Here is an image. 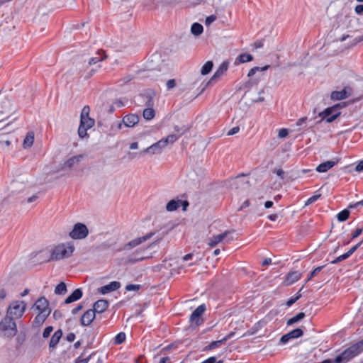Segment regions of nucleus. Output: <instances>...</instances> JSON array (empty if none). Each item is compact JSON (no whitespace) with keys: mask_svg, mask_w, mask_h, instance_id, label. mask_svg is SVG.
Here are the masks:
<instances>
[{"mask_svg":"<svg viewBox=\"0 0 363 363\" xmlns=\"http://www.w3.org/2000/svg\"><path fill=\"white\" fill-rule=\"evenodd\" d=\"M74 249V245L72 242L59 244L52 249L48 262L67 259L72 255Z\"/></svg>","mask_w":363,"mask_h":363,"instance_id":"nucleus-1","label":"nucleus"},{"mask_svg":"<svg viewBox=\"0 0 363 363\" xmlns=\"http://www.w3.org/2000/svg\"><path fill=\"white\" fill-rule=\"evenodd\" d=\"M363 352V340L345 350L334 359V363H347Z\"/></svg>","mask_w":363,"mask_h":363,"instance_id":"nucleus-2","label":"nucleus"},{"mask_svg":"<svg viewBox=\"0 0 363 363\" xmlns=\"http://www.w3.org/2000/svg\"><path fill=\"white\" fill-rule=\"evenodd\" d=\"M18 332L17 325L13 318L6 315L0 322V334L9 339L13 337Z\"/></svg>","mask_w":363,"mask_h":363,"instance_id":"nucleus-3","label":"nucleus"},{"mask_svg":"<svg viewBox=\"0 0 363 363\" xmlns=\"http://www.w3.org/2000/svg\"><path fill=\"white\" fill-rule=\"evenodd\" d=\"M345 106V104L341 103L328 107L319 113V116L321 117L320 121L325 120L328 123L333 122L341 114L340 109Z\"/></svg>","mask_w":363,"mask_h":363,"instance_id":"nucleus-4","label":"nucleus"},{"mask_svg":"<svg viewBox=\"0 0 363 363\" xmlns=\"http://www.w3.org/2000/svg\"><path fill=\"white\" fill-rule=\"evenodd\" d=\"M26 308V303L23 301H16L11 303L8 309L6 314L10 316H14L16 318L22 317Z\"/></svg>","mask_w":363,"mask_h":363,"instance_id":"nucleus-5","label":"nucleus"},{"mask_svg":"<svg viewBox=\"0 0 363 363\" xmlns=\"http://www.w3.org/2000/svg\"><path fill=\"white\" fill-rule=\"evenodd\" d=\"M89 230L86 225L82 223L74 224L72 230L69 233L71 238L74 240H82L87 237Z\"/></svg>","mask_w":363,"mask_h":363,"instance_id":"nucleus-6","label":"nucleus"},{"mask_svg":"<svg viewBox=\"0 0 363 363\" xmlns=\"http://www.w3.org/2000/svg\"><path fill=\"white\" fill-rule=\"evenodd\" d=\"M206 310V307L205 304L199 306L191 314L189 322L192 324H195L196 326L201 325L203 323L201 316Z\"/></svg>","mask_w":363,"mask_h":363,"instance_id":"nucleus-7","label":"nucleus"},{"mask_svg":"<svg viewBox=\"0 0 363 363\" xmlns=\"http://www.w3.org/2000/svg\"><path fill=\"white\" fill-rule=\"evenodd\" d=\"M155 235V232H150L149 233H147L145 235L137 238L135 239H133L128 242V243L125 244L123 250H130L133 247H137L138 245H140L141 243L147 241L150 238H151Z\"/></svg>","mask_w":363,"mask_h":363,"instance_id":"nucleus-8","label":"nucleus"},{"mask_svg":"<svg viewBox=\"0 0 363 363\" xmlns=\"http://www.w3.org/2000/svg\"><path fill=\"white\" fill-rule=\"evenodd\" d=\"M155 235V232H150L149 233H147L145 235L137 238L135 239H133L128 242V243L125 244L123 250H130L133 247H137L138 245H140L141 243L147 241L150 238H151Z\"/></svg>","mask_w":363,"mask_h":363,"instance_id":"nucleus-9","label":"nucleus"},{"mask_svg":"<svg viewBox=\"0 0 363 363\" xmlns=\"http://www.w3.org/2000/svg\"><path fill=\"white\" fill-rule=\"evenodd\" d=\"M34 307L42 313H50L51 310L49 308V302L44 296L39 298L35 303Z\"/></svg>","mask_w":363,"mask_h":363,"instance_id":"nucleus-10","label":"nucleus"},{"mask_svg":"<svg viewBox=\"0 0 363 363\" xmlns=\"http://www.w3.org/2000/svg\"><path fill=\"white\" fill-rule=\"evenodd\" d=\"M303 335V331L301 328H296L288 333L284 335L280 338V342L282 344L287 343L291 339H296L301 337Z\"/></svg>","mask_w":363,"mask_h":363,"instance_id":"nucleus-11","label":"nucleus"},{"mask_svg":"<svg viewBox=\"0 0 363 363\" xmlns=\"http://www.w3.org/2000/svg\"><path fill=\"white\" fill-rule=\"evenodd\" d=\"M244 176V174L239 175L231 179L230 181V188L231 189H245L247 186L248 182L243 179Z\"/></svg>","mask_w":363,"mask_h":363,"instance_id":"nucleus-12","label":"nucleus"},{"mask_svg":"<svg viewBox=\"0 0 363 363\" xmlns=\"http://www.w3.org/2000/svg\"><path fill=\"white\" fill-rule=\"evenodd\" d=\"M228 62L224 61L223 62L218 68L216 69L214 74L212 76L211 79L207 82L206 86H208L213 81H216L218 78H220L227 70L228 68Z\"/></svg>","mask_w":363,"mask_h":363,"instance_id":"nucleus-13","label":"nucleus"},{"mask_svg":"<svg viewBox=\"0 0 363 363\" xmlns=\"http://www.w3.org/2000/svg\"><path fill=\"white\" fill-rule=\"evenodd\" d=\"M96 318V313L92 309L85 311L81 317L80 323L83 326L89 325Z\"/></svg>","mask_w":363,"mask_h":363,"instance_id":"nucleus-14","label":"nucleus"},{"mask_svg":"<svg viewBox=\"0 0 363 363\" xmlns=\"http://www.w3.org/2000/svg\"><path fill=\"white\" fill-rule=\"evenodd\" d=\"M155 96V93L151 90H147L140 94V97L143 99L144 105L147 107H153Z\"/></svg>","mask_w":363,"mask_h":363,"instance_id":"nucleus-15","label":"nucleus"},{"mask_svg":"<svg viewBox=\"0 0 363 363\" xmlns=\"http://www.w3.org/2000/svg\"><path fill=\"white\" fill-rule=\"evenodd\" d=\"M164 147H166V146L164 145L163 142H162V140H160L158 142L150 145V147L144 149L143 150V153H150L152 155L159 154L162 152V149H164Z\"/></svg>","mask_w":363,"mask_h":363,"instance_id":"nucleus-16","label":"nucleus"},{"mask_svg":"<svg viewBox=\"0 0 363 363\" xmlns=\"http://www.w3.org/2000/svg\"><path fill=\"white\" fill-rule=\"evenodd\" d=\"M108 301L105 299H100L96 301L93 306V311L95 313H102L108 307Z\"/></svg>","mask_w":363,"mask_h":363,"instance_id":"nucleus-17","label":"nucleus"},{"mask_svg":"<svg viewBox=\"0 0 363 363\" xmlns=\"http://www.w3.org/2000/svg\"><path fill=\"white\" fill-rule=\"evenodd\" d=\"M120 286L121 283L119 281H113L108 284L101 286L99 289V292L102 294H106L118 289Z\"/></svg>","mask_w":363,"mask_h":363,"instance_id":"nucleus-18","label":"nucleus"},{"mask_svg":"<svg viewBox=\"0 0 363 363\" xmlns=\"http://www.w3.org/2000/svg\"><path fill=\"white\" fill-rule=\"evenodd\" d=\"M62 336V331L61 329L57 330L55 332V333L51 337L50 343H49V349L50 351H52L57 344L59 343L61 337Z\"/></svg>","mask_w":363,"mask_h":363,"instance_id":"nucleus-19","label":"nucleus"},{"mask_svg":"<svg viewBox=\"0 0 363 363\" xmlns=\"http://www.w3.org/2000/svg\"><path fill=\"white\" fill-rule=\"evenodd\" d=\"M83 295V292L81 289H75L67 298L65 300V304H69L74 301L79 300Z\"/></svg>","mask_w":363,"mask_h":363,"instance_id":"nucleus-20","label":"nucleus"},{"mask_svg":"<svg viewBox=\"0 0 363 363\" xmlns=\"http://www.w3.org/2000/svg\"><path fill=\"white\" fill-rule=\"evenodd\" d=\"M139 122V117L135 114L126 115L123 118V123L127 127H133Z\"/></svg>","mask_w":363,"mask_h":363,"instance_id":"nucleus-21","label":"nucleus"},{"mask_svg":"<svg viewBox=\"0 0 363 363\" xmlns=\"http://www.w3.org/2000/svg\"><path fill=\"white\" fill-rule=\"evenodd\" d=\"M301 277V273L298 271L290 272L286 277L284 282L286 285H291Z\"/></svg>","mask_w":363,"mask_h":363,"instance_id":"nucleus-22","label":"nucleus"},{"mask_svg":"<svg viewBox=\"0 0 363 363\" xmlns=\"http://www.w3.org/2000/svg\"><path fill=\"white\" fill-rule=\"evenodd\" d=\"M228 232L225 231L223 233L213 235V237L209 238L208 245L211 247H215L216 245H218L219 242L223 241L228 235Z\"/></svg>","mask_w":363,"mask_h":363,"instance_id":"nucleus-23","label":"nucleus"},{"mask_svg":"<svg viewBox=\"0 0 363 363\" xmlns=\"http://www.w3.org/2000/svg\"><path fill=\"white\" fill-rule=\"evenodd\" d=\"M337 162H334L331 160L326 161L325 162L320 163L317 167L316 171L320 173L326 172L331 168H333Z\"/></svg>","mask_w":363,"mask_h":363,"instance_id":"nucleus-24","label":"nucleus"},{"mask_svg":"<svg viewBox=\"0 0 363 363\" xmlns=\"http://www.w3.org/2000/svg\"><path fill=\"white\" fill-rule=\"evenodd\" d=\"M84 157L82 155H78L68 159L63 164V169L72 168L75 164L79 163Z\"/></svg>","mask_w":363,"mask_h":363,"instance_id":"nucleus-25","label":"nucleus"},{"mask_svg":"<svg viewBox=\"0 0 363 363\" xmlns=\"http://www.w3.org/2000/svg\"><path fill=\"white\" fill-rule=\"evenodd\" d=\"M253 60V57L252 55L248 53H242L240 54L235 60L234 64L238 65L240 63H245L250 62Z\"/></svg>","mask_w":363,"mask_h":363,"instance_id":"nucleus-26","label":"nucleus"},{"mask_svg":"<svg viewBox=\"0 0 363 363\" xmlns=\"http://www.w3.org/2000/svg\"><path fill=\"white\" fill-rule=\"evenodd\" d=\"M34 142V133L32 131L28 132L23 143V146L25 149L30 147Z\"/></svg>","mask_w":363,"mask_h":363,"instance_id":"nucleus-27","label":"nucleus"},{"mask_svg":"<svg viewBox=\"0 0 363 363\" xmlns=\"http://www.w3.org/2000/svg\"><path fill=\"white\" fill-rule=\"evenodd\" d=\"M95 121L94 119L88 117H80V125L86 127V128L90 129L94 125Z\"/></svg>","mask_w":363,"mask_h":363,"instance_id":"nucleus-28","label":"nucleus"},{"mask_svg":"<svg viewBox=\"0 0 363 363\" xmlns=\"http://www.w3.org/2000/svg\"><path fill=\"white\" fill-rule=\"evenodd\" d=\"M181 200L172 199L169 201L166 205V209L167 211H174L178 209L180 206Z\"/></svg>","mask_w":363,"mask_h":363,"instance_id":"nucleus-29","label":"nucleus"},{"mask_svg":"<svg viewBox=\"0 0 363 363\" xmlns=\"http://www.w3.org/2000/svg\"><path fill=\"white\" fill-rule=\"evenodd\" d=\"M203 31V27L199 23H194L191 27V32L195 36L200 35Z\"/></svg>","mask_w":363,"mask_h":363,"instance_id":"nucleus-30","label":"nucleus"},{"mask_svg":"<svg viewBox=\"0 0 363 363\" xmlns=\"http://www.w3.org/2000/svg\"><path fill=\"white\" fill-rule=\"evenodd\" d=\"M332 100H342L347 99V95L345 94V91H333L330 95Z\"/></svg>","mask_w":363,"mask_h":363,"instance_id":"nucleus-31","label":"nucleus"},{"mask_svg":"<svg viewBox=\"0 0 363 363\" xmlns=\"http://www.w3.org/2000/svg\"><path fill=\"white\" fill-rule=\"evenodd\" d=\"M225 342V340H220L216 341L211 342L209 345L205 347L203 349L204 351L211 350L215 348L220 347Z\"/></svg>","mask_w":363,"mask_h":363,"instance_id":"nucleus-32","label":"nucleus"},{"mask_svg":"<svg viewBox=\"0 0 363 363\" xmlns=\"http://www.w3.org/2000/svg\"><path fill=\"white\" fill-rule=\"evenodd\" d=\"M97 55H103L101 57H93L90 58V60L89 61V65H95L96 63H97L100 61H102L106 58V55L104 54V51H103V50H99L97 52Z\"/></svg>","mask_w":363,"mask_h":363,"instance_id":"nucleus-33","label":"nucleus"},{"mask_svg":"<svg viewBox=\"0 0 363 363\" xmlns=\"http://www.w3.org/2000/svg\"><path fill=\"white\" fill-rule=\"evenodd\" d=\"M143 115L145 120L149 121L152 119L155 115L153 107H147L145 109H144Z\"/></svg>","mask_w":363,"mask_h":363,"instance_id":"nucleus-34","label":"nucleus"},{"mask_svg":"<svg viewBox=\"0 0 363 363\" xmlns=\"http://www.w3.org/2000/svg\"><path fill=\"white\" fill-rule=\"evenodd\" d=\"M50 313H42L41 312H39V313L35 317L34 319V323L35 325H41L43 324L46 318L49 316Z\"/></svg>","mask_w":363,"mask_h":363,"instance_id":"nucleus-35","label":"nucleus"},{"mask_svg":"<svg viewBox=\"0 0 363 363\" xmlns=\"http://www.w3.org/2000/svg\"><path fill=\"white\" fill-rule=\"evenodd\" d=\"M305 317V313H303V312H300L298 313V314H296L295 316L289 318L288 320H287V325H291L298 321H300L301 320H302L303 318Z\"/></svg>","mask_w":363,"mask_h":363,"instance_id":"nucleus-36","label":"nucleus"},{"mask_svg":"<svg viewBox=\"0 0 363 363\" xmlns=\"http://www.w3.org/2000/svg\"><path fill=\"white\" fill-rule=\"evenodd\" d=\"M349 209H344L337 214V218L340 222H344L347 220L350 216Z\"/></svg>","mask_w":363,"mask_h":363,"instance_id":"nucleus-37","label":"nucleus"},{"mask_svg":"<svg viewBox=\"0 0 363 363\" xmlns=\"http://www.w3.org/2000/svg\"><path fill=\"white\" fill-rule=\"evenodd\" d=\"M179 137L174 134H170L168 136H167L164 138L161 139L162 142H163V144L164 146L167 147V145L170 143L173 144L174 142H176L178 140Z\"/></svg>","mask_w":363,"mask_h":363,"instance_id":"nucleus-38","label":"nucleus"},{"mask_svg":"<svg viewBox=\"0 0 363 363\" xmlns=\"http://www.w3.org/2000/svg\"><path fill=\"white\" fill-rule=\"evenodd\" d=\"M213 67V63L212 61H207L202 67L201 72L203 75L208 74Z\"/></svg>","mask_w":363,"mask_h":363,"instance_id":"nucleus-39","label":"nucleus"},{"mask_svg":"<svg viewBox=\"0 0 363 363\" xmlns=\"http://www.w3.org/2000/svg\"><path fill=\"white\" fill-rule=\"evenodd\" d=\"M67 292V286L64 282H60L58 284L55 289V293L56 294H65Z\"/></svg>","mask_w":363,"mask_h":363,"instance_id":"nucleus-40","label":"nucleus"},{"mask_svg":"<svg viewBox=\"0 0 363 363\" xmlns=\"http://www.w3.org/2000/svg\"><path fill=\"white\" fill-rule=\"evenodd\" d=\"M85 351L82 354V355L79 357H77L75 359V363H88L89 361L91 359V358L96 354V352H93L91 354H90L86 358H81L82 356H83L85 353Z\"/></svg>","mask_w":363,"mask_h":363,"instance_id":"nucleus-41","label":"nucleus"},{"mask_svg":"<svg viewBox=\"0 0 363 363\" xmlns=\"http://www.w3.org/2000/svg\"><path fill=\"white\" fill-rule=\"evenodd\" d=\"M126 338L125 333L123 332H121L118 334L116 335V336L114 338V343L116 345H120L122 344L123 342H125Z\"/></svg>","mask_w":363,"mask_h":363,"instance_id":"nucleus-42","label":"nucleus"},{"mask_svg":"<svg viewBox=\"0 0 363 363\" xmlns=\"http://www.w3.org/2000/svg\"><path fill=\"white\" fill-rule=\"evenodd\" d=\"M269 67V65H266L264 67H254L253 68H252L248 74H247V77H252L258 71H265L267 69H268V68Z\"/></svg>","mask_w":363,"mask_h":363,"instance_id":"nucleus-43","label":"nucleus"},{"mask_svg":"<svg viewBox=\"0 0 363 363\" xmlns=\"http://www.w3.org/2000/svg\"><path fill=\"white\" fill-rule=\"evenodd\" d=\"M349 257H350V256L348 255V254L347 252H345L343 255L338 256L335 259L332 260L330 262V264H337L338 262L345 260Z\"/></svg>","mask_w":363,"mask_h":363,"instance_id":"nucleus-44","label":"nucleus"},{"mask_svg":"<svg viewBox=\"0 0 363 363\" xmlns=\"http://www.w3.org/2000/svg\"><path fill=\"white\" fill-rule=\"evenodd\" d=\"M325 266H319L315 268L312 272H311L306 281H310L312 278L315 277L323 268Z\"/></svg>","mask_w":363,"mask_h":363,"instance_id":"nucleus-45","label":"nucleus"},{"mask_svg":"<svg viewBox=\"0 0 363 363\" xmlns=\"http://www.w3.org/2000/svg\"><path fill=\"white\" fill-rule=\"evenodd\" d=\"M16 343H17V347H20L21 345H23V343L25 342L26 340V334L24 333H21L17 337H16Z\"/></svg>","mask_w":363,"mask_h":363,"instance_id":"nucleus-46","label":"nucleus"},{"mask_svg":"<svg viewBox=\"0 0 363 363\" xmlns=\"http://www.w3.org/2000/svg\"><path fill=\"white\" fill-rule=\"evenodd\" d=\"M87 130H89V128H86V127L82 126V125L79 124V126L78 128L79 136L81 138H84L85 136L87 135V133H86Z\"/></svg>","mask_w":363,"mask_h":363,"instance_id":"nucleus-47","label":"nucleus"},{"mask_svg":"<svg viewBox=\"0 0 363 363\" xmlns=\"http://www.w3.org/2000/svg\"><path fill=\"white\" fill-rule=\"evenodd\" d=\"M320 194H315V195H313V196L310 197L306 202L305 205L306 206H308V205H311L313 203H314L315 201H316L320 197Z\"/></svg>","mask_w":363,"mask_h":363,"instance_id":"nucleus-48","label":"nucleus"},{"mask_svg":"<svg viewBox=\"0 0 363 363\" xmlns=\"http://www.w3.org/2000/svg\"><path fill=\"white\" fill-rule=\"evenodd\" d=\"M141 288V285L140 284H128L125 286V290L128 291H138Z\"/></svg>","mask_w":363,"mask_h":363,"instance_id":"nucleus-49","label":"nucleus"},{"mask_svg":"<svg viewBox=\"0 0 363 363\" xmlns=\"http://www.w3.org/2000/svg\"><path fill=\"white\" fill-rule=\"evenodd\" d=\"M176 85L177 83L174 79H169L166 83L167 90H171L174 89L176 86Z\"/></svg>","mask_w":363,"mask_h":363,"instance_id":"nucleus-50","label":"nucleus"},{"mask_svg":"<svg viewBox=\"0 0 363 363\" xmlns=\"http://www.w3.org/2000/svg\"><path fill=\"white\" fill-rule=\"evenodd\" d=\"M217 19L216 16L211 15L206 17L205 24L206 26H209L213 22Z\"/></svg>","mask_w":363,"mask_h":363,"instance_id":"nucleus-51","label":"nucleus"},{"mask_svg":"<svg viewBox=\"0 0 363 363\" xmlns=\"http://www.w3.org/2000/svg\"><path fill=\"white\" fill-rule=\"evenodd\" d=\"M52 330H53V327L52 326H48V327H46L44 329V331L43 333V337L44 338H48L50 335V333L52 332Z\"/></svg>","mask_w":363,"mask_h":363,"instance_id":"nucleus-52","label":"nucleus"},{"mask_svg":"<svg viewBox=\"0 0 363 363\" xmlns=\"http://www.w3.org/2000/svg\"><path fill=\"white\" fill-rule=\"evenodd\" d=\"M363 242V240H362L361 242H358L357 245H355L354 246H353L352 247H351L347 252V253L348 254V255L350 257L360 246L362 244Z\"/></svg>","mask_w":363,"mask_h":363,"instance_id":"nucleus-53","label":"nucleus"},{"mask_svg":"<svg viewBox=\"0 0 363 363\" xmlns=\"http://www.w3.org/2000/svg\"><path fill=\"white\" fill-rule=\"evenodd\" d=\"M90 111V108L89 106H85L82 108V113H81V117H88Z\"/></svg>","mask_w":363,"mask_h":363,"instance_id":"nucleus-54","label":"nucleus"},{"mask_svg":"<svg viewBox=\"0 0 363 363\" xmlns=\"http://www.w3.org/2000/svg\"><path fill=\"white\" fill-rule=\"evenodd\" d=\"M288 134H289V131L286 128H281L279 131L278 136L280 138H284L286 137L288 135Z\"/></svg>","mask_w":363,"mask_h":363,"instance_id":"nucleus-55","label":"nucleus"},{"mask_svg":"<svg viewBox=\"0 0 363 363\" xmlns=\"http://www.w3.org/2000/svg\"><path fill=\"white\" fill-rule=\"evenodd\" d=\"M298 300V296H292L286 302V306L288 307L291 306L295 302Z\"/></svg>","mask_w":363,"mask_h":363,"instance_id":"nucleus-56","label":"nucleus"},{"mask_svg":"<svg viewBox=\"0 0 363 363\" xmlns=\"http://www.w3.org/2000/svg\"><path fill=\"white\" fill-rule=\"evenodd\" d=\"M3 104H4V106H5V110L4 111H1L2 113H8L11 111V104L10 102V101L7 100L6 101H4Z\"/></svg>","mask_w":363,"mask_h":363,"instance_id":"nucleus-57","label":"nucleus"},{"mask_svg":"<svg viewBox=\"0 0 363 363\" xmlns=\"http://www.w3.org/2000/svg\"><path fill=\"white\" fill-rule=\"evenodd\" d=\"M362 233V228H357L352 233V238L354 239L359 237Z\"/></svg>","mask_w":363,"mask_h":363,"instance_id":"nucleus-58","label":"nucleus"},{"mask_svg":"<svg viewBox=\"0 0 363 363\" xmlns=\"http://www.w3.org/2000/svg\"><path fill=\"white\" fill-rule=\"evenodd\" d=\"M240 131V128L238 126L233 127L231 128L227 133L228 135H233L238 133Z\"/></svg>","mask_w":363,"mask_h":363,"instance_id":"nucleus-59","label":"nucleus"},{"mask_svg":"<svg viewBox=\"0 0 363 363\" xmlns=\"http://www.w3.org/2000/svg\"><path fill=\"white\" fill-rule=\"evenodd\" d=\"M188 128L183 127L179 128L178 125L174 126V130L177 133H180V135L185 133L187 131Z\"/></svg>","mask_w":363,"mask_h":363,"instance_id":"nucleus-60","label":"nucleus"},{"mask_svg":"<svg viewBox=\"0 0 363 363\" xmlns=\"http://www.w3.org/2000/svg\"><path fill=\"white\" fill-rule=\"evenodd\" d=\"M354 11L358 15H363V4L357 5Z\"/></svg>","mask_w":363,"mask_h":363,"instance_id":"nucleus-61","label":"nucleus"},{"mask_svg":"<svg viewBox=\"0 0 363 363\" xmlns=\"http://www.w3.org/2000/svg\"><path fill=\"white\" fill-rule=\"evenodd\" d=\"M171 358L169 357H161L157 363H171Z\"/></svg>","mask_w":363,"mask_h":363,"instance_id":"nucleus-62","label":"nucleus"},{"mask_svg":"<svg viewBox=\"0 0 363 363\" xmlns=\"http://www.w3.org/2000/svg\"><path fill=\"white\" fill-rule=\"evenodd\" d=\"M355 171L359 172L363 171V160L360 161L355 167Z\"/></svg>","mask_w":363,"mask_h":363,"instance_id":"nucleus-63","label":"nucleus"},{"mask_svg":"<svg viewBox=\"0 0 363 363\" xmlns=\"http://www.w3.org/2000/svg\"><path fill=\"white\" fill-rule=\"evenodd\" d=\"M216 357H211L206 360L203 361L201 363H216Z\"/></svg>","mask_w":363,"mask_h":363,"instance_id":"nucleus-64","label":"nucleus"}]
</instances>
